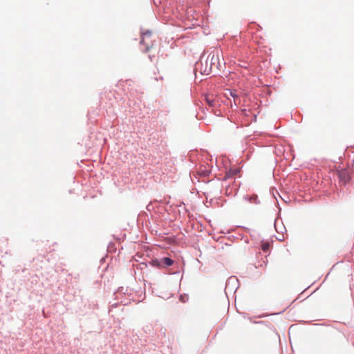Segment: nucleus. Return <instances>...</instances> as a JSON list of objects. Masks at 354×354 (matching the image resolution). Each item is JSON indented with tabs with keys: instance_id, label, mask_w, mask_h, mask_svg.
<instances>
[{
	"instance_id": "obj_1",
	"label": "nucleus",
	"mask_w": 354,
	"mask_h": 354,
	"mask_svg": "<svg viewBox=\"0 0 354 354\" xmlns=\"http://www.w3.org/2000/svg\"><path fill=\"white\" fill-rule=\"evenodd\" d=\"M154 36L149 31H147L142 34L140 44L145 46V48L143 50L147 52L153 46L155 40L153 39Z\"/></svg>"
},
{
	"instance_id": "obj_2",
	"label": "nucleus",
	"mask_w": 354,
	"mask_h": 354,
	"mask_svg": "<svg viewBox=\"0 0 354 354\" xmlns=\"http://www.w3.org/2000/svg\"><path fill=\"white\" fill-rule=\"evenodd\" d=\"M339 183H342L343 185H346L347 183H348L351 180V174L349 170L344 169L337 170V171Z\"/></svg>"
},
{
	"instance_id": "obj_3",
	"label": "nucleus",
	"mask_w": 354,
	"mask_h": 354,
	"mask_svg": "<svg viewBox=\"0 0 354 354\" xmlns=\"http://www.w3.org/2000/svg\"><path fill=\"white\" fill-rule=\"evenodd\" d=\"M218 51L211 53L207 59H210V70L217 69L220 66L219 60H218Z\"/></svg>"
},
{
	"instance_id": "obj_4",
	"label": "nucleus",
	"mask_w": 354,
	"mask_h": 354,
	"mask_svg": "<svg viewBox=\"0 0 354 354\" xmlns=\"http://www.w3.org/2000/svg\"><path fill=\"white\" fill-rule=\"evenodd\" d=\"M160 264H164L165 266H171L174 264V261L169 257H164L160 260Z\"/></svg>"
},
{
	"instance_id": "obj_5",
	"label": "nucleus",
	"mask_w": 354,
	"mask_h": 354,
	"mask_svg": "<svg viewBox=\"0 0 354 354\" xmlns=\"http://www.w3.org/2000/svg\"><path fill=\"white\" fill-rule=\"evenodd\" d=\"M245 199L246 200H248L251 203H257V201H258V197L257 195H253V196H247L245 197Z\"/></svg>"
},
{
	"instance_id": "obj_6",
	"label": "nucleus",
	"mask_w": 354,
	"mask_h": 354,
	"mask_svg": "<svg viewBox=\"0 0 354 354\" xmlns=\"http://www.w3.org/2000/svg\"><path fill=\"white\" fill-rule=\"evenodd\" d=\"M270 244L268 242H263L261 244V249L264 252H267L270 248Z\"/></svg>"
},
{
	"instance_id": "obj_7",
	"label": "nucleus",
	"mask_w": 354,
	"mask_h": 354,
	"mask_svg": "<svg viewBox=\"0 0 354 354\" xmlns=\"http://www.w3.org/2000/svg\"><path fill=\"white\" fill-rule=\"evenodd\" d=\"M206 100L210 106H214L215 104H214V101L213 100H210L208 97H207Z\"/></svg>"
},
{
	"instance_id": "obj_8",
	"label": "nucleus",
	"mask_w": 354,
	"mask_h": 354,
	"mask_svg": "<svg viewBox=\"0 0 354 354\" xmlns=\"http://www.w3.org/2000/svg\"><path fill=\"white\" fill-rule=\"evenodd\" d=\"M230 95L234 97V99L235 100V98L236 97V95H235V93L232 91H230Z\"/></svg>"
}]
</instances>
